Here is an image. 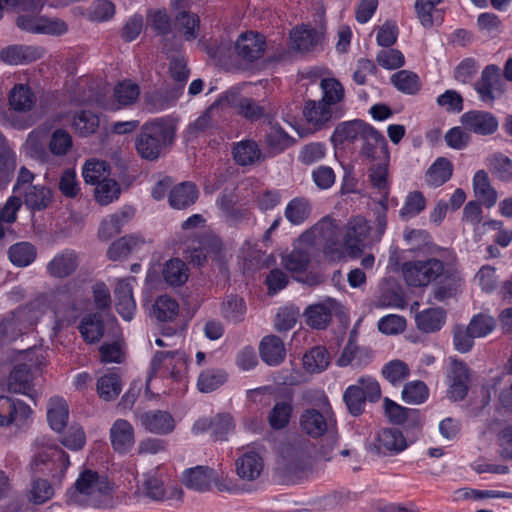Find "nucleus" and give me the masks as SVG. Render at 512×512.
<instances>
[{
  "instance_id": "nucleus-46",
  "label": "nucleus",
  "mask_w": 512,
  "mask_h": 512,
  "mask_svg": "<svg viewBox=\"0 0 512 512\" xmlns=\"http://www.w3.org/2000/svg\"><path fill=\"white\" fill-rule=\"evenodd\" d=\"M492 175L503 183H512V160L502 154L494 153L487 159Z\"/></svg>"
},
{
  "instance_id": "nucleus-40",
  "label": "nucleus",
  "mask_w": 512,
  "mask_h": 512,
  "mask_svg": "<svg viewBox=\"0 0 512 512\" xmlns=\"http://www.w3.org/2000/svg\"><path fill=\"white\" fill-rule=\"evenodd\" d=\"M82 176L87 184L98 186L110 176V166L103 160L90 159L82 168Z\"/></svg>"
},
{
  "instance_id": "nucleus-62",
  "label": "nucleus",
  "mask_w": 512,
  "mask_h": 512,
  "mask_svg": "<svg viewBox=\"0 0 512 512\" xmlns=\"http://www.w3.org/2000/svg\"><path fill=\"white\" fill-rule=\"evenodd\" d=\"M428 396V387L419 380L406 383L402 390V399L408 404H421L427 400Z\"/></svg>"
},
{
  "instance_id": "nucleus-2",
  "label": "nucleus",
  "mask_w": 512,
  "mask_h": 512,
  "mask_svg": "<svg viewBox=\"0 0 512 512\" xmlns=\"http://www.w3.org/2000/svg\"><path fill=\"white\" fill-rule=\"evenodd\" d=\"M176 127L170 119L157 118L142 125L135 146L138 154L146 160L158 159L172 145Z\"/></svg>"
},
{
  "instance_id": "nucleus-44",
  "label": "nucleus",
  "mask_w": 512,
  "mask_h": 512,
  "mask_svg": "<svg viewBox=\"0 0 512 512\" xmlns=\"http://www.w3.org/2000/svg\"><path fill=\"white\" fill-rule=\"evenodd\" d=\"M79 330L86 342H98L104 333V324L101 316L98 313L85 315L81 320Z\"/></svg>"
},
{
  "instance_id": "nucleus-63",
  "label": "nucleus",
  "mask_w": 512,
  "mask_h": 512,
  "mask_svg": "<svg viewBox=\"0 0 512 512\" xmlns=\"http://www.w3.org/2000/svg\"><path fill=\"white\" fill-rule=\"evenodd\" d=\"M115 6L109 0L94 1L86 12V17L91 22H104L113 18Z\"/></svg>"
},
{
  "instance_id": "nucleus-18",
  "label": "nucleus",
  "mask_w": 512,
  "mask_h": 512,
  "mask_svg": "<svg viewBox=\"0 0 512 512\" xmlns=\"http://www.w3.org/2000/svg\"><path fill=\"white\" fill-rule=\"evenodd\" d=\"M184 485L196 491H206L210 489L214 483L219 490H224L225 487L219 483V475L217 472L207 466H196L189 468L183 472Z\"/></svg>"
},
{
  "instance_id": "nucleus-11",
  "label": "nucleus",
  "mask_w": 512,
  "mask_h": 512,
  "mask_svg": "<svg viewBox=\"0 0 512 512\" xmlns=\"http://www.w3.org/2000/svg\"><path fill=\"white\" fill-rule=\"evenodd\" d=\"M407 442L403 433L395 428L380 430L368 445V450L376 455L392 456L404 451Z\"/></svg>"
},
{
  "instance_id": "nucleus-60",
  "label": "nucleus",
  "mask_w": 512,
  "mask_h": 512,
  "mask_svg": "<svg viewBox=\"0 0 512 512\" xmlns=\"http://www.w3.org/2000/svg\"><path fill=\"white\" fill-rule=\"evenodd\" d=\"M293 408L290 402L281 401L277 402L268 416V423L274 430H281L285 428L291 418Z\"/></svg>"
},
{
  "instance_id": "nucleus-32",
  "label": "nucleus",
  "mask_w": 512,
  "mask_h": 512,
  "mask_svg": "<svg viewBox=\"0 0 512 512\" xmlns=\"http://www.w3.org/2000/svg\"><path fill=\"white\" fill-rule=\"evenodd\" d=\"M473 190L477 198L487 208H491L496 204L498 194L492 187L488 173L485 170H478L474 174Z\"/></svg>"
},
{
  "instance_id": "nucleus-3",
  "label": "nucleus",
  "mask_w": 512,
  "mask_h": 512,
  "mask_svg": "<svg viewBox=\"0 0 512 512\" xmlns=\"http://www.w3.org/2000/svg\"><path fill=\"white\" fill-rule=\"evenodd\" d=\"M109 491L110 485L105 476L86 469L80 473L73 488L69 490V502L95 508L101 507Z\"/></svg>"
},
{
  "instance_id": "nucleus-50",
  "label": "nucleus",
  "mask_w": 512,
  "mask_h": 512,
  "mask_svg": "<svg viewBox=\"0 0 512 512\" xmlns=\"http://www.w3.org/2000/svg\"><path fill=\"white\" fill-rule=\"evenodd\" d=\"M330 364V356L326 348L317 346L303 356V366L310 373H320Z\"/></svg>"
},
{
  "instance_id": "nucleus-25",
  "label": "nucleus",
  "mask_w": 512,
  "mask_h": 512,
  "mask_svg": "<svg viewBox=\"0 0 512 512\" xmlns=\"http://www.w3.org/2000/svg\"><path fill=\"white\" fill-rule=\"evenodd\" d=\"M44 50L37 46L10 45L0 50V60L7 65H21L41 58Z\"/></svg>"
},
{
  "instance_id": "nucleus-29",
  "label": "nucleus",
  "mask_w": 512,
  "mask_h": 512,
  "mask_svg": "<svg viewBox=\"0 0 512 512\" xmlns=\"http://www.w3.org/2000/svg\"><path fill=\"white\" fill-rule=\"evenodd\" d=\"M322 34L309 26H300L290 32L291 47L297 52L312 51L321 41Z\"/></svg>"
},
{
  "instance_id": "nucleus-48",
  "label": "nucleus",
  "mask_w": 512,
  "mask_h": 512,
  "mask_svg": "<svg viewBox=\"0 0 512 512\" xmlns=\"http://www.w3.org/2000/svg\"><path fill=\"white\" fill-rule=\"evenodd\" d=\"M312 211L309 200L303 197H296L289 201L285 208V218L293 225H300L305 222Z\"/></svg>"
},
{
  "instance_id": "nucleus-28",
  "label": "nucleus",
  "mask_w": 512,
  "mask_h": 512,
  "mask_svg": "<svg viewBox=\"0 0 512 512\" xmlns=\"http://www.w3.org/2000/svg\"><path fill=\"white\" fill-rule=\"evenodd\" d=\"M134 216V209L130 206H125L114 214L106 217L101 222L99 228V237L103 240H108L121 232L122 227L127 224Z\"/></svg>"
},
{
  "instance_id": "nucleus-53",
  "label": "nucleus",
  "mask_w": 512,
  "mask_h": 512,
  "mask_svg": "<svg viewBox=\"0 0 512 512\" xmlns=\"http://www.w3.org/2000/svg\"><path fill=\"white\" fill-rule=\"evenodd\" d=\"M391 82L399 91L408 95L418 93L421 88L418 75L408 70H401L393 74Z\"/></svg>"
},
{
  "instance_id": "nucleus-7",
  "label": "nucleus",
  "mask_w": 512,
  "mask_h": 512,
  "mask_svg": "<svg viewBox=\"0 0 512 512\" xmlns=\"http://www.w3.org/2000/svg\"><path fill=\"white\" fill-rule=\"evenodd\" d=\"M81 294L80 287L75 281H69L54 291L50 308L54 314V330H59L65 323L73 321L78 316L75 299Z\"/></svg>"
},
{
  "instance_id": "nucleus-22",
  "label": "nucleus",
  "mask_w": 512,
  "mask_h": 512,
  "mask_svg": "<svg viewBox=\"0 0 512 512\" xmlns=\"http://www.w3.org/2000/svg\"><path fill=\"white\" fill-rule=\"evenodd\" d=\"M138 420L146 431L153 434L166 435L175 428V421L171 414L162 410L141 413Z\"/></svg>"
},
{
  "instance_id": "nucleus-31",
  "label": "nucleus",
  "mask_w": 512,
  "mask_h": 512,
  "mask_svg": "<svg viewBox=\"0 0 512 512\" xmlns=\"http://www.w3.org/2000/svg\"><path fill=\"white\" fill-rule=\"evenodd\" d=\"M370 126L362 120L342 122L336 126L331 140L335 143L354 141L355 139L362 140Z\"/></svg>"
},
{
  "instance_id": "nucleus-27",
  "label": "nucleus",
  "mask_w": 512,
  "mask_h": 512,
  "mask_svg": "<svg viewBox=\"0 0 512 512\" xmlns=\"http://www.w3.org/2000/svg\"><path fill=\"white\" fill-rule=\"evenodd\" d=\"M338 303L334 299L310 305L304 312L306 323L315 329H325L332 320L333 313L337 310Z\"/></svg>"
},
{
  "instance_id": "nucleus-52",
  "label": "nucleus",
  "mask_w": 512,
  "mask_h": 512,
  "mask_svg": "<svg viewBox=\"0 0 512 512\" xmlns=\"http://www.w3.org/2000/svg\"><path fill=\"white\" fill-rule=\"evenodd\" d=\"M322 91L321 101L330 107L339 104L344 100L345 90L343 85L335 78H324L320 82Z\"/></svg>"
},
{
  "instance_id": "nucleus-64",
  "label": "nucleus",
  "mask_w": 512,
  "mask_h": 512,
  "mask_svg": "<svg viewBox=\"0 0 512 512\" xmlns=\"http://www.w3.org/2000/svg\"><path fill=\"white\" fill-rule=\"evenodd\" d=\"M72 145L70 133L64 129H56L51 134L48 148L53 155L64 156L71 150Z\"/></svg>"
},
{
  "instance_id": "nucleus-59",
  "label": "nucleus",
  "mask_w": 512,
  "mask_h": 512,
  "mask_svg": "<svg viewBox=\"0 0 512 512\" xmlns=\"http://www.w3.org/2000/svg\"><path fill=\"white\" fill-rule=\"evenodd\" d=\"M121 390L120 378L115 373L103 375L97 381V392L99 396L106 401L116 398Z\"/></svg>"
},
{
  "instance_id": "nucleus-8",
  "label": "nucleus",
  "mask_w": 512,
  "mask_h": 512,
  "mask_svg": "<svg viewBox=\"0 0 512 512\" xmlns=\"http://www.w3.org/2000/svg\"><path fill=\"white\" fill-rule=\"evenodd\" d=\"M381 390L379 383L371 376L360 377L356 384L346 388L343 394V400L354 416H359L364 411L365 401L376 402L380 399Z\"/></svg>"
},
{
  "instance_id": "nucleus-16",
  "label": "nucleus",
  "mask_w": 512,
  "mask_h": 512,
  "mask_svg": "<svg viewBox=\"0 0 512 512\" xmlns=\"http://www.w3.org/2000/svg\"><path fill=\"white\" fill-rule=\"evenodd\" d=\"M362 142L360 150L361 156L373 163L377 161H389L390 154L387 141L373 126L369 127L362 138Z\"/></svg>"
},
{
  "instance_id": "nucleus-43",
  "label": "nucleus",
  "mask_w": 512,
  "mask_h": 512,
  "mask_svg": "<svg viewBox=\"0 0 512 512\" xmlns=\"http://www.w3.org/2000/svg\"><path fill=\"white\" fill-rule=\"evenodd\" d=\"M162 274L165 282L170 286H181L188 280L189 269L185 262L174 258L165 263Z\"/></svg>"
},
{
  "instance_id": "nucleus-39",
  "label": "nucleus",
  "mask_w": 512,
  "mask_h": 512,
  "mask_svg": "<svg viewBox=\"0 0 512 512\" xmlns=\"http://www.w3.org/2000/svg\"><path fill=\"white\" fill-rule=\"evenodd\" d=\"M265 143L274 152H281L288 148L293 139L275 121H268L265 131Z\"/></svg>"
},
{
  "instance_id": "nucleus-38",
  "label": "nucleus",
  "mask_w": 512,
  "mask_h": 512,
  "mask_svg": "<svg viewBox=\"0 0 512 512\" xmlns=\"http://www.w3.org/2000/svg\"><path fill=\"white\" fill-rule=\"evenodd\" d=\"M446 313L441 308L425 309L415 316L417 328L425 333H433L445 324Z\"/></svg>"
},
{
  "instance_id": "nucleus-24",
  "label": "nucleus",
  "mask_w": 512,
  "mask_h": 512,
  "mask_svg": "<svg viewBox=\"0 0 512 512\" xmlns=\"http://www.w3.org/2000/svg\"><path fill=\"white\" fill-rule=\"evenodd\" d=\"M111 446L119 454H127L135 443L133 426L125 419H117L110 428Z\"/></svg>"
},
{
  "instance_id": "nucleus-6",
  "label": "nucleus",
  "mask_w": 512,
  "mask_h": 512,
  "mask_svg": "<svg viewBox=\"0 0 512 512\" xmlns=\"http://www.w3.org/2000/svg\"><path fill=\"white\" fill-rule=\"evenodd\" d=\"M187 368L188 357L184 352L178 350L159 351L151 360L148 379L159 376L181 382L186 378Z\"/></svg>"
},
{
  "instance_id": "nucleus-10",
  "label": "nucleus",
  "mask_w": 512,
  "mask_h": 512,
  "mask_svg": "<svg viewBox=\"0 0 512 512\" xmlns=\"http://www.w3.org/2000/svg\"><path fill=\"white\" fill-rule=\"evenodd\" d=\"M500 71V67L495 64L487 65L482 70L479 80L474 84L482 102L492 104L503 96L505 90Z\"/></svg>"
},
{
  "instance_id": "nucleus-34",
  "label": "nucleus",
  "mask_w": 512,
  "mask_h": 512,
  "mask_svg": "<svg viewBox=\"0 0 512 512\" xmlns=\"http://www.w3.org/2000/svg\"><path fill=\"white\" fill-rule=\"evenodd\" d=\"M259 351L262 360L272 366L280 364L286 354L283 341L275 335L264 337L260 343Z\"/></svg>"
},
{
  "instance_id": "nucleus-9",
  "label": "nucleus",
  "mask_w": 512,
  "mask_h": 512,
  "mask_svg": "<svg viewBox=\"0 0 512 512\" xmlns=\"http://www.w3.org/2000/svg\"><path fill=\"white\" fill-rule=\"evenodd\" d=\"M447 265L437 258L407 261L402 265L405 282L413 287L426 286L443 275Z\"/></svg>"
},
{
  "instance_id": "nucleus-26",
  "label": "nucleus",
  "mask_w": 512,
  "mask_h": 512,
  "mask_svg": "<svg viewBox=\"0 0 512 512\" xmlns=\"http://www.w3.org/2000/svg\"><path fill=\"white\" fill-rule=\"evenodd\" d=\"M303 116L314 130H321L332 121L333 108L321 100H308L303 108Z\"/></svg>"
},
{
  "instance_id": "nucleus-19",
  "label": "nucleus",
  "mask_w": 512,
  "mask_h": 512,
  "mask_svg": "<svg viewBox=\"0 0 512 512\" xmlns=\"http://www.w3.org/2000/svg\"><path fill=\"white\" fill-rule=\"evenodd\" d=\"M370 231L371 227L363 217L357 216L347 223L343 242L349 254L355 256L362 251Z\"/></svg>"
},
{
  "instance_id": "nucleus-42",
  "label": "nucleus",
  "mask_w": 512,
  "mask_h": 512,
  "mask_svg": "<svg viewBox=\"0 0 512 512\" xmlns=\"http://www.w3.org/2000/svg\"><path fill=\"white\" fill-rule=\"evenodd\" d=\"M453 165L443 157L438 158L426 172V182L432 187H439L452 176Z\"/></svg>"
},
{
  "instance_id": "nucleus-33",
  "label": "nucleus",
  "mask_w": 512,
  "mask_h": 512,
  "mask_svg": "<svg viewBox=\"0 0 512 512\" xmlns=\"http://www.w3.org/2000/svg\"><path fill=\"white\" fill-rule=\"evenodd\" d=\"M68 418L69 409L66 401L59 397L51 398L47 407V420L51 429L57 433L63 432Z\"/></svg>"
},
{
  "instance_id": "nucleus-45",
  "label": "nucleus",
  "mask_w": 512,
  "mask_h": 512,
  "mask_svg": "<svg viewBox=\"0 0 512 512\" xmlns=\"http://www.w3.org/2000/svg\"><path fill=\"white\" fill-rule=\"evenodd\" d=\"M388 162L389 161H381L373 163L368 169V179L371 186L376 189L384 199H387L389 194Z\"/></svg>"
},
{
  "instance_id": "nucleus-13",
  "label": "nucleus",
  "mask_w": 512,
  "mask_h": 512,
  "mask_svg": "<svg viewBox=\"0 0 512 512\" xmlns=\"http://www.w3.org/2000/svg\"><path fill=\"white\" fill-rule=\"evenodd\" d=\"M238 58L247 63H253L264 55L266 41L263 35L254 31L241 33L234 44Z\"/></svg>"
},
{
  "instance_id": "nucleus-61",
  "label": "nucleus",
  "mask_w": 512,
  "mask_h": 512,
  "mask_svg": "<svg viewBox=\"0 0 512 512\" xmlns=\"http://www.w3.org/2000/svg\"><path fill=\"white\" fill-rule=\"evenodd\" d=\"M72 125L77 134L86 137L97 130L99 118L90 111H81L73 117Z\"/></svg>"
},
{
  "instance_id": "nucleus-1",
  "label": "nucleus",
  "mask_w": 512,
  "mask_h": 512,
  "mask_svg": "<svg viewBox=\"0 0 512 512\" xmlns=\"http://www.w3.org/2000/svg\"><path fill=\"white\" fill-rule=\"evenodd\" d=\"M69 465L68 454L48 436L36 438L30 464L34 475L49 477L53 484H61Z\"/></svg>"
},
{
  "instance_id": "nucleus-30",
  "label": "nucleus",
  "mask_w": 512,
  "mask_h": 512,
  "mask_svg": "<svg viewBox=\"0 0 512 512\" xmlns=\"http://www.w3.org/2000/svg\"><path fill=\"white\" fill-rule=\"evenodd\" d=\"M19 195L23 197L25 205L34 211L46 209L53 199L50 188L40 184L27 187Z\"/></svg>"
},
{
  "instance_id": "nucleus-57",
  "label": "nucleus",
  "mask_w": 512,
  "mask_h": 512,
  "mask_svg": "<svg viewBox=\"0 0 512 512\" xmlns=\"http://www.w3.org/2000/svg\"><path fill=\"white\" fill-rule=\"evenodd\" d=\"M178 312L177 301L168 295L159 296L153 305V313L159 321H172Z\"/></svg>"
},
{
  "instance_id": "nucleus-15",
  "label": "nucleus",
  "mask_w": 512,
  "mask_h": 512,
  "mask_svg": "<svg viewBox=\"0 0 512 512\" xmlns=\"http://www.w3.org/2000/svg\"><path fill=\"white\" fill-rule=\"evenodd\" d=\"M139 94L140 88L136 83L130 80H123L114 87L112 98L99 101V106L107 111H118L133 105L137 101Z\"/></svg>"
},
{
  "instance_id": "nucleus-12",
  "label": "nucleus",
  "mask_w": 512,
  "mask_h": 512,
  "mask_svg": "<svg viewBox=\"0 0 512 512\" xmlns=\"http://www.w3.org/2000/svg\"><path fill=\"white\" fill-rule=\"evenodd\" d=\"M264 470V458L255 448L244 450L235 460V473L243 482H254Z\"/></svg>"
},
{
  "instance_id": "nucleus-14",
  "label": "nucleus",
  "mask_w": 512,
  "mask_h": 512,
  "mask_svg": "<svg viewBox=\"0 0 512 512\" xmlns=\"http://www.w3.org/2000/svg\"><path fill=\"white\" fill-rule=\"evenodd\" d=\"M469 369L466 364L457 359L451 360V367L447 374V395L453 401L463 400L469 389Z\"/></svg>"
},
{
  "instance_id": "nucleus-4",
  "label": "nucleus",
  "mask_w": 512,
  "mask_h": 512,
  "mask_svg": "<svg viewBox=\"0 0 512 512\" xmlns=\"http://www.w3.org/2000/svg\"><path fill=\"white\" fill-rule=\"evenodd\" d=\"M299 243L321 246L324 253L332 260L340 259L344 254L340 229L336 222L329 217H324L305 231L299 237Z\"/></svg>"
},
{
  "instance_id": "nucleus-21",
  "label": "nucleus",
  "mask_w": 512,
  "mask_h": 512,
  "mask_svg": "<svg viewBox=\"0 0 512 512\" xmlns=\"http://www.w3.org/2000/svg\"><path fill=\"white\" fill-rule=\"evenodd\" d=\"M79 265V255L75 250L65 249L57 253L47 264V273L53 278H66L72 275Z\"/></svg>"
},
{
  "instance_id": "nucleus-37",
  "label": "nucleus",
  "mask_w": 512,
  "mask_h": 512,
  "mask_svg": "<svg viewBox=\"0 0 512 512\" xmlns=\"http://www.w3.org/2000/svg\"><path fill=\"white\" fill-rule=\"evenodd\" d=\"M143 244L144 240L139 236H123L109 246L107 257L112 261L122 260L130 253L140 249Z\"/></svg>"
},
{
  "instance_id": "nucleus-35",
  "label": "nucleus",
  "mask_w": 512,
  "mask_h": 512,
  "mask_svg": "<svg viewBox=\"0 0 512 512\" xmlns=\"http://www.w3.org/2000/svg\"><path fill=\"white\" fill-rule=\"evenodd\" d=\"M198 198V190L194 183L183 182L170 190L169 204L174 209H184L192 204Z\"/></svg>"
},
{
  "instance_id": "nucleus-23",
  "label": "nucleus",
  "mask_w": 512,
  "mask_h": 512,
  "mask_svg": "<svg viewBox=\"0 0 512 512\" xmlns=\"http://www.w3.org/2000/svg\"><path fill=\"white\" fill-rule=\"evenodd\" d=\"M7 99L10 109L19 114L32 111L37 102L35 92L27 83L15 84L10 89Z\"/></svg>"
},
{
  "instance_id": "nucleus-20",
  "label": "nucleus",
  "mask_w": 512,
  "mask_h": 512,
  "mask_svg": "<svg viewBox=\"0 0 512 512\" xmlns=\"http://www.w3.org/2000/svg\"><path fill=\"white\" fill-rule=\"evenodd\" d=\"M460 122L469 132L479 135H491L498 129L497 118L487 111L473 110L464 113Z\"/></svg>"
},
{
  "instance_id": "nucleus-36",
  "label": "nucleus",
  "mask_w": 512,
  "mask_h": 512,
  "mask_svg": "<svg viewBox=\"0 0 512 512\" xmlns=\"http://www.w3.org/2000/svg\"><path fill=\"white\" fill-rule=\"evenodd\" d=\"M301 429L311 437H320L328 429L326 417L318 410L310 408L306 409L300 416Z\"/></svg>"
},
{
  "instance_id": "nucleus-55",
  "label": "nucleus",
  "mask_w": 512,
  "mask_h": 512,
  "mask_svg": "<svg viewBox=\"0 0 512 512\" xmlns=\"http://www.w3.org/2000/svg\"><path fill=\"white\" fill-rule=\"evenodd\" d=\"M8 256L13 265L26 267L35 260L36 249L28 242H20L9 248Z\"/></svg>"
},
{
  "instance_id": "nucleus-5",
  "label": "nucleus",
  "mask_w": 512,
  "mask_h": 512,
  "mask_svg": "<svg viewBox=\"0 0 512 512\" xmlns=\"http://www.w3.org/2000/svg\"><path fill=\"white\" fill-rule=\"evenodd\" d=\"M44 363L45 356L41 350L29 349L22 352V360L9 375L8 390L12 393L23 394L34 399V375Z\"/></svg>"
},
{
  "instance_id": "nucleus-58",
  "label": "nucleus",
  "mask_w": 512,
  "mask_h": 512,
  "mask_svg": "<svg viewBox=\"0 0 512 512\" xmlns=\"http://www.w3.org/2000/svg\"><path fill=\"white\" fill-rule=\"evenodd\" d=\"M382 375L393 386H397L409 377L410 369L404 361L395 359L383 366Z\"/></svg>"
},
{
  "instance_id": "nucleus-47",
  "label": "nucleus",
  "mask_w": 512,
  "mask_h": 512,
  "mask_svg": "<svg viewBox=\"0 0 512 512\" xmlns=\"http://www.w3.org/2000/svg\"><path fill=\"white\" fill-rule=\"evenodd\" d=\"M175 28L186 41H193L199 35L200 19L191 12H180L175 18Z\"/></svg>"
},
{
  "instance_id": "nucleus-54",
  "label": "nucleus",
  "mask_w": 512,
  "mask_h": 512,
  "mask_svg": "<svg viewBox=\"0 0 512 512\" xmlns=\"http://www.w3.org/2000/svg\"><path fill=\"white\" fill-rule=\"evenodd\" d=\"M235 161L242 166L253 164L260 159L261 151L256 142L244 140L235 145L233 149Z\"/></svg>"
},
{
  "instance_id": "nucleus-49",
  "label": "nucleus",
  "mask_w": 512,
  "mask_h": 512,
  "mask_svg": "<svg viewBox=\"0 0 512 512\" xmlns=\"http://www.w3.org/2000/svg\"><path fill=\"white\" fill-rule=\"evenodd\" d=\"M246 304L243 298L237 295H228L221 304L222 316L230 322L239 323L246 315Z\"/></svg>"
},
{
  "instance_id": "nucleus-56",
  "label": "nucleus",
  "mask_w": 512,
  "mask_h": 512,
  "mask_svg": "<svg viewBox=\"0 0 512 512\" xmlns=\"http://www.w3.org/2000/svg\"><path fill=\"white\" fill-rule=\"evenodd\" d=\"M443 275H445V278L448 279L449 282L447 285L440 284L435 288L434 298L438 301H444L455 295L462 281L460 273L448 264Z\"/></svg>"
},
{
  "instance_id": "nucleus-17",
  "label": "nucleus",
  "mask_w": 512,
  "mask_h": 512,
  "mask_svg": "<svg viewBox=\"0 0 512 512\" xmlns=\"http://www.w3.org/2000/svg\"><path fill=\"white\" fill-rule=\"evenodd\" d=\"M135 282V277L118 279L114 289L116 310L126 321H131L136 311V302L133 297Z\"/></svg>"
},
{
  "instance_id": "nucleus-51",
  "label": "nucleus",
  "mask_w": 512,
  "mask_h": 512,
  "mask_svg": "<svg viewBox=\"0 0 512 512\" xmlns=\"http://www.w3.org/2000/svg\"><path fill=\"white\" fill-rule=\"evenodd\" d=\"M227 380V374L222 369H206L197 379V388L202 393H210L218 389Z\"/></svg>"
},
{
  "instance_id": "nucleus-41",
  "label": "nucleus",
  "mask_w": 512,
  "mask_h": 512,
  "mask_svg": "<svg viewBox=\"0 0 512 512\" xmlns=\"http://www.w3.org/2000/svg\"><path fill=\"white\" fill-rule=\"evenodd\" d=\"M307 244L297 241L294 249L282 257V265L290 272L305 271L310 263V253L306 250Z\"/></svg>"
}]
</instances>
